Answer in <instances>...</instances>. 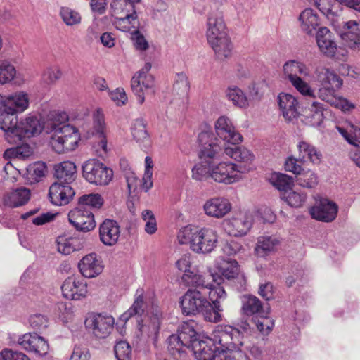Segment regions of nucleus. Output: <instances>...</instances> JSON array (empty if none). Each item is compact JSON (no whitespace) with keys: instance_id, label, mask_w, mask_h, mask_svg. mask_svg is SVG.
<instances>
[{"instance_id":"nucleus-1","label":"nucleus","mask_w":360,"mask_h":360,"mask_svg":"<svg viewBox=\"0 0 360 360\" xmlns=\"http://www.w3.org/2000/svg\"><path fill=\"white\" fill-rule=\"evenodd\" d=\"M68 115L65 112H53L46 124V132L51 134V144L58 153L73 150L80 140L79 131L67 124Z\"/></svg>"},{"instance_id":"nucleus-2","label":"nucleus","mask_w":360,"mask_h":360,"mask_svg":"<svg viewBox=\"0 0 360 360\" xmlns=\"http://www.w3.org/2000/svg\"><path fill=\"white\" fill-rule=\"evenodd\" d=\"M182 311L186 315L201 314L205 320L217 323L221 321L223 307L217 301L213 304L208 300V290L188 289L180 301Z\"/></svg>"},{"instance_id":"nucleus-3","label":"nucleus","mask_w":360,"mask_h":360,"mask_svg":"<svg viewBox=\"0 0 360 360\" xmlns=\"http://www.w3.org/2000/svg\"><path fill=\"white\" fill-rule=\"evenodd\" d=\"M178 240L181 244H189L191 249L197 253L211 252L216 247L218 236L212 229L186 226L180 229Z\"/></svg>"},{"instance_id":"nucleus-4","label":"nucleus","mask_w":360,"mask_h":360,"mask_svg":"<svg viewBox=\"0 0 360 360\" xmlns=\"http://www.w3.org/2000/svg\"><path fill=\"white\" fill-rule=\"evenodd\" d=\"M198 141L200 146L199 157L204 162L215 163V160L224 158L225 143L217 139L211 131H204L199 134Z\"/></svg>"},{"instance_id":"nucleus-5","label":"nucleus","mask_w":360,"mask_h":360,"mask_svg":"<svg viewBox=\"0 0 360 360\" xmlns=\"http://www.w3.org/2000/svg\"><path fill=\"white\" fill-rule=\"evenodd\" d=\"M82 176L90 184L108 185L113 178V171L96 159H89L82 167Z\"/></svg>"},{"instance_id":"nucleus-6","label":"nucleus","mask_w":360,"mask_h":360,"mask_svg":"<svg viewBox=\"0 0 360 360\" xmlns=\"http://www.w3.org/2000/svg\"><path fill=\"white\" fill-rule=\"evenodd\" d=\"M249 168L227 162L212 164L211 179L219 183L233 184L240 178V174L249 171Z\"/></svg>"},{"instance_id":"nucleus-7","label":"nucleus","mask_w":360,"mask_h":360,"mask_svg":"<svg viewBox=\"0 0 360 360\" xmlns=\"http://www.w3.org/2000/svg\"><path fill=\"white\" fill-rule=\"evenodd\" d=\"M150 69L151 64L146 63L138 74L131 79V87L133 92L136 95L139 104H143L145 101L143 89H145L146 94H153L155 93L153 89L154 79L151 75L148 74Z\"/></svg>"},{"instance_id":"nucleus-8","label":"nucleus","mask_w":360,"mask_h":360,"mask_svg":"<svg viewBox=\"0 0 360 360\" xmlns=\"http://www.w3.org/2000/svg\"><path fill=\"white\" fill-rule=\"evenodd\" d=\"M212 340L214 345H220L221 349L231 350L242 345L240 332L230 326H218L212 334Z\"/></svg>"},{"instance_id":"nucleus-9","label":"nucleus","mask_w":360,"mask_h":360,"mask_svg":"<svg viewBox=\"0 0 360 360\" xmlns=\"http://www.w3.org/2000/svg\"><path fill=\"white\" fill-rule=\"evenodd\" d=\"M17 114L10 107L0 104V129L4 131L6 141L13 144L19 142V138L16 136L19 124Z\"/></svg>"},{"instance_id":"nucleus-10","label":"nucleus","mask_w":360,"mask_h":360,"mask_svg":"<svg viewBox=\"0 0 360 360\" xmlns=\"http://www.w3.org/2000/svg\"><path fill=\"white\" fill-rule=\"evenodd\" d=\"M253 218V214L251 212L240 213L238 216L224 220L223 222L224 230L231 236H243L250 230Z\"/></svg>"},{"instance_id":"nucleus-11","label":"nucleus","mask_w":360,"mask_h":360,"mask_svg":"<svg viewBox=\"0 0 360 360\" xmlns=\"http://www.w3.org/2000/svg\"><path fill=\"white\" fill-rule=\"evenodd\" d=\"M114 318L106 314H90L85 321L86 327L91 329L98 338L108 337L113 330Z\"/></svg>"},{"instance_id":"nucleus-12","label":"nucleus","mask_w":360,"mask_h":360,"mask_svg":"<svg viewBox=\"0 0 360 360\" xmlns=\"http://www.w3.org/2000/svg\"><path fill=\"white\" fill-rule=\"evenodd\" d=\"M70 223L78 231L88 232L96 226L94 216L91 210L77 207L68 214Z\"/></svg>"},{"instance_id":"nucleus-13","label":"nucleus","mask_w":360,"mask_h":360,"mask_svg":"<svg viewBox=\"0 0 360 360\" xmlns=\"http://www.w3.org/2000/svg\"><path fill=\"white\" fill-rule=\"evenodd\" d=\"M228 36L226 26L221 11H213L209 13L207 20L206 37L208 43Z\"/></svg>"},{"instance_id":"nucleus-14","label":"nucleus","mask_w":360,"mask_h":360,"mask_svg":"<svg viewBox=\"0 0 360 360\" xmlns=\"http://www.w3.org/2000/svg\"><path fill=\"white\" fill-rule=\"evenodd\" d=\"M217 268V272L214 274L218 280L217 284H221L225 279L233 282L237 280L240 283V288L245 284V277L239 274V266L236 260H223Z\"/></svg>"},{"instance_id":"nucleus-15","label":"nucleus","mask_w":360,"mask_h":360,"mask_svg":"<svg viewBox=\"0 0 360 360\" xmlns=\"http://www.w3.org/2000/svg\"><path fill=\"white\" fill-rule=\"evenodd\" d=\"M292 85L306 98H309L307 108L314 112V115L321 121L323 119V105L315 101L316 95L314 91L311 88L309 84L304 82L302 78H297L295 80L290 82Z\"/></svg>"},{"instance_id":"nucleus-16","label":"nucleus","mask_w":360,"mask_h":360,"mask_svg":"<svg viewBox=\"0 0 360 360\" xmlns=\"http://www.w3.org/2000/svg\"><path fill=\"white\" fill-rule=\"evenodd\" d=\"M215 131L217 136L226 143L236 145L242 141V136L235 130L231 120L226 116L217 119Z\"/></svg>"},{"instance_id":"nucleus-17","label":"nucleus","mask_w":360,"mask_h":360,"mask_svg":"<svg viewBox=\"0 0 360 360\" xmlns=\"http://www.w3.org/2000/svg\"><path fill=\"white\" fill-rule=\"evenodd\" d=\"M18 343L25 350L40 356L46 355L49 349L47 341L35 333L22 335L18 338Z\"/></svg>"},{"instance_id":"nucleus-18","label":"nucleus","mask_w":360,"mask_h":360,"mask_svg":"<svg viewBox=\"0 0 360 360\" xmlns=\"http://www.w3.org/2000/svg\"><path fill=\"white\" fill-rule=\"evenodd\" d=\"M338 205L333 201L321 199L310 210L312 218L324 222L333 221L337 216Z\"/></svg>"},{"instance_id":"nucleus-19","label":"nucleus","mask_w":360,"mask_h":360,"mask_svg":"<svg viewBox=\"0 0 360 360\" xmlns=\"http://www.w3.org/2000/svg\"><path fill=\"white\" fill-rule=\"evenodd\" d=\"M75 191L70 185L59 182L53 183L49 188V197L54 205L62 206L70 202Z\"/></svg>"},{"instance_id":"nucleus-20","label":"nucleus","mask_w":360,"mask_h":360,"mask_svg":"<svg viewBox=\"0 0 360 360\" xmlns=\"http://www.w3.org/2000/svg\"><path fill=\"white\" fill-rule=\"evenodd\" d=\"M338 88L328 86H319L317 95L323 101L327 102L331 106L340 108L344 111L349 110L354 108V105L342 97L335 96V91Z\"/></svg>"},{"instance_id":"nucleus-21","label":"nucleus","mask_w":360,"mask_h":360,"mask_svg":"<svg viewBox=\"0 0 360 360\" xmlns=\"http://www.w3.org/2000/svg\"><path fill=\"white\" fill-rule=\"evenodd\" d=\"M203 210L207 216L219 219L231 211V204L226 198H213L205 202Z\"/></svg>"},{"instance_id":"nucleus-22","label":"nucleus","mask_w":360,"mask_h":360,"mask_svg":"<svg viewBox=\"0 0 360 360\" xmlns=\"http://www.w3.org/2000/svg\"><path fill=\"white\" fill-rule=\"evenodd\" d=\"M43 128V124L37 116H29L19 122L16 136L19 138L20 142L23 139L40 134Z\"/></svg>"},{"instance_id":"nucleus-23","label":"nucleus","mask_w":360,"mask_h":360,"mask_svg":"<svg viewBox=\"0 0 360 360\" xmlns=\"http://www.w3.org/2000/svg\"><path fill=\"white\" fill-rule=\"evenodd\" d=\"M78 267L84 277L94 278L102 272L103 266L96 253H90L81 259Z\"/></svg>"},{"instance_id":"nucleus-24","label":"nucleus","mask_w":360,"mask_h":360,"mask_svg":"<svg viewBox=\"0 0 360 360\" xmlns=\"http://www.w3.org/2000/svg\"><path fill=\"white\" fill-rule=\"evenodd\" d=\"M340 37L345 46L354 50L360 49V29L354 20L346 22Z\"/></svg>"},{"instance_id":"nucleus-25","label":"nucleus","mask_w":360,"mask_h":360,"mask_svg":"<svg viewBox=\"0 0 360 360\" xmlns=\"http://www.w3.org/2000/svg\"><path fill=\"white\" fill-rule=\"evenodd\" d=\"M120 226L117 221L105 219L99 227L101 241L105 245H114L120 237Z\"/></svg>"},{"instance_id":"nucleus-26","label":"nucleus","mask_w":360,"mask_h":360,"mask_svg":"<svg viewBox=\"0 0 360 360\" xmlns=\"http://www.w3.org/2000/svg\"><path fill=\"white\" fill-rule=\"evenodd\" d=\"M61 290L65 297L75 300L85 297L87 292L86 284L74 277H68L65 279L61 286Z\"/></svg>"},{"instance_id":"nucleus-27","label":"nucleus","mask_w":360,"mask_h":360,"mask_svg":"<svg viewBox=\"0 0 360 360\" xmlns=\"http://www.w3.org/2000/svg\"><path fill=\"white\" fill-rule=\"evenodd\" d=\"M182 280L187 285L193 287V289H198L199 290H209L212 287L213 281L218 282L214 274L203 275L195 272V270L191 274H183Z\"/></svg>"},{"instance_id":"nucleus-28","label":"nucleus","mask_w":360,"mask_h":360,"mask_svg":"<svg viewBox=\"0 0 360 360\" xmlns=\"http://www.w3.org/2000/svg\"><path fill=\"white\" fill-rule=\"evenodd\" d=\"M314 77L319 86H328L340 89L342 85V80L333 71L324 67L316 68Z\"/></svg>"},{"instance_id":"nucleus-29","label":"nucleus","mask_w":360,"mask_h":360,"mask_svg":"<svg viewBox=\"0 0 360 360\" xmlns=\"http://www.w3.org/2000/svg\"><path fill=\"white\" fill-rule=\"evenodd\" d=\"M30 198V191L20 187L6 193L3 197V203L8 207H18L25 205Z\"/></svg>"},{"instance_id":"nucleus-30","label":"nucleus","mask_w":360,"mask_h":360,"mask_svg":"<svg viewBox=\"0 0 360 360\" xmlns=\"http://www.w3.org/2000/svg\"><path fill=\"white\" fill-rule=\"evenodd\" d=\"M54 170L57 182L70 185L76 178L77 167L72 162H60L55 166Z\"/></svg>"},{"instance_id":"nucleus-31","label":"nucleus","mask_w":360,"mask_h":360,"mask_svg":"<svg viewBox=\"0 0 360 360\" xmlns=\"http://www.w3.org/2000/svg\"><path fill=\"white\" fill-rule=\"evenodd\" d=\"M280 239L276 236H262L257 238L255 251L258 257H264L275 252L280 245Z\"/></svg>"},{"instance_id":"nucleus-32","label":"nucleus","mask_w":360,"mask_h":360,"mask_svg":"<svg viewBox=\"0 0 360 360\" xmlns=\"http://www.w3.org/2000/svg\"><path fill=\"white\" fill-rule=\"evenodd\" d=\"M105 127L104 115L100 110H97L94 114V129L91 131V135L99 140L98 146L102 150L103 155L107 153V140L104 131Z\"/></svg>"},{"instance_id":"nucleus-33","label":"nucleus","mask_w":360,"mask_h":360,"mask_svg":"<svg viewBox=\"0 0 360 360\" xmlns=\"http://www.w3.org/2000/svg\"><path fill=\"white\" fill-rule=\"evenodd\" d=\"M297 100L292 95L280 94L278 96V105L287 120L290 121L297 115Z\"/></svg>"},{"instance_id":"nucleus-34","label":"nucleus","mask_w":360,"mask_h":360,"mask_svg":"<svg viewBox=\"0 0 360 360\" xmlns=\"http://www.w3.org/2000/svg\"><path fill=\"white\" fill-rule=\"evenodd\" d=\"M283 72L290 82L301 78L298 75L309 77L311 71L303 63L297 60H289L283 65Z\"/></svg>"},{"instance_id":"nucleus-35","label":"nucleus","mask_w":360,"mask_h":360,"mask_svg":"<svg viewBox=\"0 0 360 360\" xmlns=\"http://www.w3.org/2000/svg\"><path fill=\"white\" fill-rule=\"evenodd\" d=\"M301 28L308 34H314L319 26V19L316 12L311 8H306L299 16Z\"/></svg>"},{"instance_id":"nucleus-36","label":"nucleus","mask_w":360,"mask_h":360,"mask_svg":"<svg viewBox=\"0 0 360 360\" xmlns=\"http://www.w3.org/2000/svg\"><path fill=\"white\" fill-rule=\"evenodd\" d=\"M58 251L65 255H68L75 251H78L84 247V241L75 237L60 236L56 240Z\"/></svg>"},{"instance_id":"nucleus-37","label":"nucleus","mask_w":360,"mask_h":360,"mask_svg":"<svg viewBox=\"0 0 360 360\" xmlns=\"http://www.w3.org/2000/svg\"><path fill=\"white\" fill-rule=\"evenodd\" d=\"M299 158L302 161L309 160L314 164H319L322 153L314 146L306 141H300L297 145Z\"/></svg>"},{"instance_id":"nucleus-38","label":"nucleus","mask_w":360,"mask_h":360,"mask_svg":"<svg viewBox=\"0 0 360 360\" xmlns=\"http://www.w3.org/2000/svg\"><path fill=\"white\" fill-rule=\"evenodd\" d=\"M214 345L212 339L207 340H195L191 346V349L195 358L198 360H209L214 351Z\"/></svg>"},{"instance_id":"nucleus-39","label":"nucleus","mask_w":360,"mask_h":360,"mask_svg":"<svg viewBox=\"0 0 360 360\" xmlns=\"http://www.w3.org/2000/svg\"><path fill=\"white\" fill-rule=\"evenodd\" d=\"M242 311L247 316H258L266 311L261 301L252 295H244L242 297Z\"/></svg>"},{"instance_id":"nucleus-40","label":"nucleus","mask_w":360,"mask_h":360,"mask_svg":"<svg viewBox=\"0 0 360 360\" xmlns=\"http://www.w3.org/2000/svg\"><path fill=\"white\" fill-rule=\"evenodd\" d=\"M217 58L219 60H224L231 56L233 44L229 36L217 39V40L209 43Z\"/></svg>"},{"instance_id":"nucleus-41","label":"nucleus","mask_w":360,"mask_h":360,"mask_svg":"<svg viewBox=\"0 0 360 360\" xmlns=\"http://www.w3.org/2000/svg\"><path fill=\"white\" fill-rule=\"evenodd\" d=\"M115 25L117 29L123 32H129L131 34L133 30L139 29V22L136 12L126 15H115Z\"/></svg>"},{"instance_id":"nucleus-42","label":"nucleus","mask_w":360,"mask_h":360,"mask_svg":"<svg viewBox=\"0 0 360 360\" xmlns=\"http://www.w3.org/2000/svg\"><path fill=\"white\" fill-rule=\"evenodd\" d=\"M1 103L19 113L27 108L29 100L26 94L17 92L6 98Z\"/></svg>"},{"instance_id":"nucleus-43","label":"nucleus","mask_w":360,"mask_h":360,"mask_svg":"<svg viewBox=\"0 0 360 360\" xmlns=\"http://www.w3.org/2000/svg\"><path fill=\"white\" fill-rule=\"evenodd\" d=\"M227 146L225 148V154L238 162H241L245 165L250 163L254 158L253 154L245 147L236 146ZM246 167L245 165L243 167Z\"/></svg>"},{"instance_id":"nucleus-44","label":"nucleus","mask_w":360,"mask_h":360,"mask_svg":"<svg viewBox=\"0 0 360 360\" xmlns=\"http://www.w3.org/2000/svg\"><path fill=\"white\" fill-rule=\"evenodd\" d=\"M146 127V122L142 118L136 119L132 124L131 134L137 143L147 148L150 144V138Z\"/></svg>"},{"instance_id":"nucleus-45","label":"nucleus","mask_w":360,"mask_h":360,"mask_svg":"<svg viewBox=\"0 0 360 360\" xmlns=\"http://www.w3.org/2000/svg\"><path fill=\"white\" fill-rule=\"evenodd\" d=\"M46 167L42 162H35L29 165L23 174L27 181L30 184L39 182L40 179L45 175Z\"/></svg>"},{"instance_id":"nucleus-46","label":"nucleus","mask_w":360,"mask_h":360,"mask_svg":"<svg viewBox=\"0 0 360 360\" xmlns=\"http://www.w3.org/2000/svg\"><path fill=\"white\" fill-rule=\"evenodd\" d=\"M146 309V304L144 302L143 297L142 295H139L136 297L131 307L121 315L120 320L127 322L134 316H136L138 319L141 318L144 314Z\"/></svg>"},{"instance_id":"nucleus-47","label":"nucleus","mask_w":360,"mask_h":360,"mask_svg":"<svg viewBox=\"0 0 360 360\" xmlns=\"http://www.w3.org/2000/svg\"><path fill=\"white\" fill-rule=\"evenodd\" d=\"M189 90V83L186 74L180 72L176 74L173 86L174 95L178 96L182 103L187 99V94Z\"/></svg>"},{"instance_id":"nucleus-48","label":"nucleus","mask_w":360,"mask_h":360,"mask_svg":"<svg viewBox=\"0 0 360 360\" xmlns=\"http://www.w3.org/2000/svg\"><path fill=\"white\" fill-rule=\"evenodd\" d=\"M269 313V309L267 308L266 311L252 318V323L263 335H268L274 326V321L268 316Z\"/></svg>"},{"instance_id":"nucleus-49","label":"nucleus","mask_w":360,"mask_h":360,"mask_svg":"<svg viewBox=\"0 0 360 360\" xmlns=\"http://www.w3.org/2000/svg\"><path fill=\"white\" fill-rule=\"evenodd\" d=\"M104 200L98 193H89L82 195L78 199L77 207L82 209L90 210L100 208L103 205Z\"/></svg>"},{"instance_id":"nucleus-50","label":"nucleus","mask_w":360,"mask_h":360,"mask_svg":"<svg viewBox=\"0 0 360 360\" xmlns=\"http://www.w3.org/2000/svg\"><path fill=\"white\" fill-rule=\"evenodd\" d=\"M226 96L229 101L239 108H246L248 101L244 92L236 86H231L226 90Z\"/></svg>"},{"instance_id":"nucleus-51","label":"nucleus","mask_w":360,"mask_h":360,"mask_svg":"<svg viewBox=\"0 0 360 360\" xmlns=\"http://www.w3.org/2000/svg\"><path fill=\"white\" fill-rule=\"evenodd\" d=\"M270 182L276 188L285 193L291 189L294 180L287 174L274 173L270 178Z\"/></svg>"},{"instance_id":"nucleus-52","label":"nucleus","mask_w":360,"mask_h":360,"mask_svg":"<svg viewBox=\"0 0 360 360\" xmlns=\"http://www.w3.org/2000/svg\"><path fill=\"white\" fill-rule=\"evenodd\" d=\"M184 345L185 347H191L193 342L198 339L195 338L196 332L193 327L188 323H184L178 330V334H176Z\"/></svg>"},{"instance_id":"nucleus-53","label":"nucleus","mask_w":360,"mask_h":360,"mask_svg":"<svg viewBox=\"0 0 360 360\" xmlns=\"http://www.w3.org/2000/svg\"><path fill=\"white\" fill-rule=\"evenodd\" d=\"M281 198L292 207H300L306 201L307 194L298 193L291 189L282 194Z\"/></svg>"},{"instance_id":"nucleus-54","label":"nucleus","mask_w":360,"mask_h":360,"mask_svg":"<svg viewBox=\"0 0 360 360\" xmlns=\"http://www.w3.org/2000/svg\"><path fill=\"white\" fill-rule=\"evenodd\" d=\"M16 75L15 68L8 61H0V85L10 83Z\"/></svg>"},{"instance_id":"nucleus-55","label":"nucleus","mask_w":360,"mask_h":360,"mask_svg":"<svg viewBox=\"0 0 360 360\" xmlns=\"http://www.w3.org/2000/svg\"><path fill=\"white\" fill-rule=\"evenodd\" d=\"M111 8L114 16L136 12L135 6L132 5L130 0H113Z\"/></svg>"},{"instance_id":"nucleus-56","label":"nucleus","mask_w":360,"mask_h":360,"mask_svg":"<svg viewBox=\"0 0 360 360\" xmlns=\"http://www.w3.org/2000/svg\"><path fill=\"white\" fill-rule=\"evenodd\" d=\"M295 181L299 186L307 188H313L318 184L316 174L310 170L299 174Z\"/></svg>"},{"instance_id":"nucleus-57","label":"nucleus","mask_w":360,"mask_h":360,"mask_svg":"<svg viewBox=\"0 0 360 360\" xmlns=\"http://www.w3.org/2000/svg\"><path fill=\"white\" fill-rule=\"evenodd\" d=\"M60 15L68 26H73L81 22L80 14L69 7H61Z\"/></svg>"},{"instance_id":"nucleus-58","label":"nucleus","mask_w":360,"mask_h":360,"mask_svg":"<svg viewBox=\"0 0 360 360\" xmlns=\"http://www.w3.org/2000/svg\"><path fill=\"white\" fill-rule=\"evenodd\" d=\"M212 167V164L201 160V162L195 165L192 169L193 178L198 181L211 178Z\"/></svg>"},{"instance_id":"nucleus-59","label":"nucleus","mask_w":360,"mask_h":360,"mask_svg":"<svg viewBox=\"0 0 360 360\" xmlns=\"http://www.w3.org/2000/svg\"><path fill=\"white\" fill-rule=\"evenodd\" d=\"M178 338L176 334H173L167 338L168 350L175 358L181 357L185 353V346Z\"/></svg>"},{"instance_id":"nucleus-60","label":"nucleus","mask_w":360,"mask_h":360,"mask_svg":"<svg viewBox=\"0 0 360 360\" xmlns=\"http://www.w3.org/2000/svg\"><path fill=\"white\" fill-rule=\"evenodd\" d=\"M114 351L117 360H131V347L127 342H117Z\"/></svg>"},{"instance_id":"nucleus-61","label":"nucleus","mask_w":360,"mask_h":360,"mask_svg":"<svg viewBox=\"0 0 360 360\" xmlns=\"http://www.w3.org/2000/svg\"><path fill=\"white\" fill-rule=\"evenodd\" d=\"M323 15L327 17L335 15V11H333L334 4L336 0H310Z\"/></svg>"},{"instance_id":"nucleus-62","label":"nucleus","mask_w":360,"mask_h":360,"mask_svg":"<svg viewBox=\"0 0 360 360\" xmlns=\"http://www.w3.org/2000/svg\"><path fill=\"white\" fill-rule=\"evenodd\" d=\"M29 322L33 329L40 331L47 328L49 319L45 315L36 314L30 316Z\"/></svg>"},{"instance_id":"nucleus-63","label":"nucleus","mask_w":360,"mask_h":360,"mask_svg":"<svg viewBox=\"0 0 360 360\" xmlns=\"http://www.w3.org/2000/svg\"><path fill=\"white\" fill-rule=\"evenodd\" d=\"M131 39L134 42L136 49L139 51H146L148 49V42L144 36L139 32V29L133 30L131 34Z\"/></svg>"},{"instance_id":"nucleus-64","label":"nucleus","mask_w":360,"mask_h":360,"mask_svg":"<svg viewBox=\"0 0 360 360\" xmlns=\"http://www.w3.org/2000/svg\"><path fill=\"white\" fill-rule=\"evenodd\" d=\"M0 360H30V358L22 352H15L9 349H5L0 353Z\"/></svg>"}]
</instances>
